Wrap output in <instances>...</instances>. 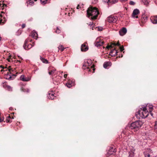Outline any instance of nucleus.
Here are the masks:
<instances>
[{"label": "nucleus", "mask_w": 157, "mask_h": 157, "mask_svg": "<svg viewBox=\"0 0 157 157\" xmlns=\"http://www.w3.org/2000/svg\"><path fill=\"white\" fill-rule=\"evenodd\" d=\"M123 133H122L121 135H122Z\"/></svg>", "instance_id": "obj_54"}, {"label": "nucleus", "mask_w": 157, "mask_h": 157, "mask_svg": "<svg viewBox=\"0 0 157 157\" xmlns=\"http://www.w3.org/2000/svg\"><path fill=\"white\" fill-rule=\"evenodd\" d=\"M123 133L124 134L125 133V131L123 132Z\"/></svg>", "instance_id": "obj_48"}, {"label": "nucleus", "mask_w": 157, "mask_h": 157, "mask_svg": "<svg viewBox=\"0 0 157 157\" xmlns=\"http://www.w3.org/2000/svg\"><path fill=\"white\" fill-rule=\"evenodd\" d=\"M150 113H149V114L151 115V116L152 117H153V113H152L151 112H149Z\"/></svg>", "instance_id": "obj_43"}, {"label": "nucleus", "mask_w": 157, "mask_h": 157, "mask_svg": "<svg viewBox=\"0 0 157 157\" xmlns=\"http://www.w3.org/2000/svg\"><path fill=\"white\" fill-rule=\"evenodd\" d=\"M2 86L6 89L9 91H12V87L8 85L6 83H3Z\"/></svg>", "instance_id": "obj_15"}, {"label": "nucleus", "mask_w": 157, "mask_h": 157, "mask_svg": "<svg viewBox=\"0 0 157 157\" xmlns=\"http://www.w3.org/2000/svg\"><path fill=\"white\" fill-rule=\"evenodd\" d=\"M127 31L126 29L125 28H123L119 31V33L120 35L122 36L126 33Z\"/></svg>", "instance_id": "obj_14"}, {"label": "nucleus", "mask_w": 157, "mask_h": 157, "mask_svg": "<svg viewBox=\"0 0 157 157\" xmlns=\"http://www.w3.org/2000/svg\"><path fill=\"white\" fill-rule=\"evenodd\" d=\"M128 0H120L121 2H124L127 1Z\"/></svg>", "instance_id": "obj_42"}, {"label": "nucleus", "mask_w": 157, "mask_h": 157, "mask_svg": "<svg viewBox=\"0 0 157 157\" xmlns=\"http://www.w3.org/2000/svg\"><path fill=\"white\" fill-rule=\"evenodd\" d=\"M0 68L1 69L0 70V71L1 72H2V71H4L3 69H5V68L2 66H1L0 67Z\"/></svg>", "instance_id": "obj_34"}, {"label": "nucleus", "mask_w": 157, "mask_h": 157, "mask_svg": "<svg viewBox=\"0 0 157 157\" xmlns=\"http://www.w3.org/2000/svg\"><path fill=\"white\" fill-rule=\"evenodd\" d=\"M111 63L110 62H105L103 64V67L106 68L108 66H110L111 65Z\"/></svg>", "instance_id": "obj_21"}, {"label": "nucleus", "mask_w": 157, "mask_h": 157, "mask_svg": "<svg viewBox=\"0 0 157 157\" xmlns=\"http://www.w3.org/2000/svg\"><path fill=\"white\" fill-rule=\"evenodd\" d=\"M56 71V69L52 70L50 71L48 73L50 75H52L55 73Z\"/></svg>", "instance_id": "obj_29"}, {"label": "nucleus", "mask_w": 157, "mask_h": 157, "mask_svg": "<svg viewBox=\"0 0 157 157\" xmlns=\"http://www.w3.org/2000/svg\"><path fill=\"white\" fill-rule=\"evenodd\" d=\"M67 74H64V78H66V77H67Z\"/></svg>", "instance_id": "obj_46"}, {"label": "nucleus", "mask_w": 157, "mask_h": 157, "mask_svg": "<svg viewBox=\"0 0 157 157\" xmlns=\"http://www.w3.org/2000/svg\"><path fill=\"white\" fill-rule=\"evenodd\" d=\"M104 2H107L108 3H109L110 0H104Z\"/></svg>", "instance_id": "obj_39"}, {"label": "nucleus", "mask_w": 157, "mask_h": 157, "mask_svg": "<svg viewBox=\"0 0 157 157\" xmlns=\"http://www.w3.org/2000/svg\"><path fill=\"white\" fill-rule=\"evenodd\" d=\"M116 45H117L119 46H120V44L119 43V42L116 44Z\"/></svg>", "instance_id": "obj_45"}, {"label": "nucleus", "mask_w": 157, "mask_h": 157, "mask_svg": "<svg viewBox=\"0 0 157 157\" xmlns=\"http://www.w3.org/2000/svg\"><path fill=\"white\" fill-rule=\"evenodd\" d=\"M88 49V47L87 46L86 43H84L82 44L81 47V50L82 51L85 52Z\"/></svg>", "instance_id": "obj_11"}, {"label": "nucleus", "mask_w": 157, "mask_h": 157, "mask_svg": "<svg viewBox=\"0 0 157 157\" xmlns=\"http://www.w3.org/2000/svg\"><path fill=\"white\" fill-rule=\"evenodd\" d=\"M135 149L133 147L130 148L129 150L128 151V157H134Z\"/></svg>", "instance_id": "obj_7"}, {"label": "nucleus", "mask_w": 157, "mask_h": 157, "mask_svg": "<svg viewBox=\"0 0 157 157\" xmlns=\"http://www.w3.org/2000/svg\"><path fill=\"white\" fill-rule=\"evenodd\" d=\"M118 53L117 51L115 48L113 49L110 52V55L112 56H115Z\"/></svg>", "instance_id": "obj_20"}, {"label": "nucleus", "mask_w": 157, "mask_h": 157, "mask_svg": "<svg viewBox=\"0 0 157 157\" xmlns=\"http://www.w3.org/2000/svg\"><path fill=\"white\" fill-rule=\"evenodd\" d=\"M20 79L21 80L25 82H27L30 80V78L29 77L26 78L24 75H21L20 77Z\"/></svg>", "instance_id": "obj_12"}, {"label": "nucleus", "mask_w": 157, "mask_h": 157, "mask_svg": "<svg viewBox=\"0 0 157 157\" xmlns=\"http://www.w3.org/2000/svg\"><path fill=\"white\" fill-rule=\"evenodd\" d=\"M98 30H100V31L101 30V29H99V28H98Z\"/></svg>", "instance_id": "obj_49"}, {"label": "nucleus", "mask_w": 157, "mask_h": 157, "mask_svg": "<svg viewBox=\"0 0 157 157\" xmlns=\"http://www.w3.org/2000/svg\"><path fill=\"white\" fill-rule=\"evenodd\" d=\"M140 11L137 9H134L133 12L132 14V17L133 18H138V17L137 15H138L140 13Z\"/></svg>", "instance_id": "obj_8"}, {"label": "nucleus", "mask_w": 157, "mask_h": 157, "mask_svg": "<svg viewBox=\"0 0 157 157\" xmlns=\"http://www.w3.org/2000/svg\"><path fill=\"white\" fill-rule=\"evenodd\" d=\"M48 0H40V2L42 4L44 5L47 3Z\"/></svg>", "instance_id": "obj_28"}, {"label": "nucleus", "mask_w": 157, "mask_h": 157, "mask_svg": "<svg viewBox=\"0 0 157 157\" xmlns=\"http://www.w3.org/2000/svg\"><path fill=\"white\" fill-rule=\"evenodd\" d=\"M23 91L25 92L26 91L27 92H29V90L28 89H26L24 90H23Z\"/></svg>", "instance_id": "obj_41"}, {"label": "nucleus", "mask_w": 157, "mask_h": 157, "mask_svg": "<svg viewBox=\"0 0 157 157\" xmlns=\"http://www.w3.org/2000/svg\"><path fill=\"white\" fill-rule=\"evenodd\" d=\"M31 0H29V2L30 3H31Z\"/></svg>", "instance_id": "obj_52"}, {"label": "nucleus", "mask_w": 157, "mask_h": 157, "mask_svg": "<svg viewBox=\"0 0 157 157\" xmlns=\"http://www.w3.org/2000/svg\"><path fill=\"white\" fill-rule=\"evenodd\" d=\"M4 5L6 6V5L3 4H1V2H0V7L1 8L2 7H3Z\"/></svg>", "instance_id": "obj_37"}, {"label": "nucleus", "mask_w": 157, "mask_h": 157, "mask_svg": "<svg viewBox=\"0 0 157 157\" xmlns=\"http://www.w3.org/2000/svg\"><path fill=\"white\" fill-rule=\"evenodd\" d=\"M143 124L141 121L138 120L132 123L129 128L132 129L134 130V131H136L139 129Z\"/></svg>", "instance_id": "obj_2"}, {"label": "nucleus", "mask_w": 157, "mask_h": 157, "mask_svg": "<svg viewBox=\"0 0 157 157\" xmlns=\"http://www.w3.org/2000/svg\"><path fill=\"white\" fill-rule=\"evenodd\" d=\"M123 133H122L121 135H122Z\"/></svg>", "instance_id": "obj_55"}, {"label": "nucleus", "mask_w": 157, "mask_h": 157, "mask_svg": "<svg viewBox=\"0 0 157 157\" xmlns=\"http://www.w3.org/2000/svg\"><path fill=\"white\" fill-rule=\"evenodd\" d=\"M61 32V30H60L58 27H57V29H56V33H58V34H59V33H60Z\"/></svg>", "instance_id": "obj_30"}, {"label": "nucleus", "mask_w": 157, "mask_h": 157, "mask_svg": "<svg viewBox=\"0 0 157 157\" xmlns=\"http://www.w3.org/2000/svg\"><path fill=\"white\" fill-rule=\"evenodd\" d=\"M147 17L144 14L142 15V17L141 19V21L143 23H145L147 21Z\"/></svg>", "instance_id": "obj_13"}, {"label": "nucleus", "mask_w": 157, "mask_h": 157, "mask_svg": "<svg viewBox=\"0 0 157 157\" xmlns=\"http://www.w3.org/2000/svg\"><path fill=\"white\" fill-rule=\"evenodd\" d=\"M94 65L92 64V62L90 59L88 60L85 62L83 65L82 68L84 69H87V71L90 72L91 71L90 68L93 69V71H94L95 69L94 68Z\"/></svg>", "instance_id": "obj_4"}, {"label": "nucleus", "mask_w": 157, "mask_h": 157, "mask_svg": "<svg viewBox=\"0 0 157 157\" xmlns=\"http://www.w3.org/2000/svg\"><path fill=\"white\" fill-rule=\"evenodd\" d=\"M120 51L121 52H122L124 50V47L123 46L120 47Z\"/></svg>", "instance_id": "obj_35"}, {"label": "nucleus", "mask_w": 157, "mask_h": 157, "mask_svg": "<svg viewBox=\"0 0 157 157\" xmlns=\"http://www.w3.org/2000/svg\"><path fill=\"white\" fill-rule=\"evenodd\" d=\"M147 106L142 107L138 112L140 117L143 118H145L149 115V113L147 110Z\"/></svg>", "instance_id": "obj_3"}, {"label": "nucleus", "mask_w": 157, "mask_h": 157, "mask_svg": "<svg viewBox=\"0 0 157 157\" xmlns=\"http://www.w3.org/2000/svg\"><path fill=\"white\" fill-rule=\"evenodd\" d=\"M122 56H123V55H121V57H120V56H119V57H122Z\"/></svg>", "instance_id": "obj_51"}, {"label": "nucleus", "mask_w": 157, "mask_h": 157, "mask_svg": "<svg viewBox=\"0 0 157 157\" xmlns=\"http://www.w3.org/2000/svg\"><path fill=\"white\" fill-rule=\"evenodd\" d=\"M58 48L59 50H60L61 52H63L65 48H64L63 45H61L58 47Z\"/></svg>", "instance_id": "obj_25"}, {"label": "nucleus", "mask_w": 157, "mask_h": 157, "mask_svg": "<svg viewBox=\"0 0 157 157\" xmlns=\"http://www.w3.org/2000/svg\"><path fill=\"white\" fill-rule=\"evenodd\" d=\"M103 43L104 42L103 41L101 40H100L99 41L96 40L94 44L97 47H98L102 46Z\"/></svg>", "instance_id": "obj_16"}, {"label": "nucleus", "mask_w": 157, "mask_h": 157, "mask_svg": "<svg viewBox=\"0 0 157 157\" xmlns=\"http://www.w3.org/2000/svg\"><path fill=\"white\" fill-rule=\"evenodd\" d=\"M116 151V150L113 147L110 148L108 152V154L109 155L113 154Z\"/></svg>", "instance_id": "obj_18"}, {"label": "nucleus", "mask_w": 157, "mask_h": 157, "mask_svg": "<svg viewBox=\"0 0 157 157\" xmlns=\"http://www.w3.org/2000/svg\"><path fill=\"white\" fill-rule=\"evenodd\" d=\"M151 22L154 24H157V16L151 17L150 18Z\"/></svg>", "instance_id": "obj_17"}, {"label": "nucleus", "mask_w": 157, "mask_h": 157, "mask_svg": "<svg viewBox=\"0 0 157 157\" xmlns=\"http://www.w3.org/2000/svg\"><path fill=\"white\" fill-rule=\"evenodd\" d=\"M28 41H29V40L28 39H26L25 41L24 44L23 45V47H24V48L25 50H27L28 49H29L32 47V46L31 45H30V48L29 47V46H27V44L28 42Z\"/></svg>", "instance_id": "obj_19"}, {"label": "nucleus", "mask_w": 157, "mask_h": 157, "mask_svg": "<svg viewBox=\"0 0 157 157\" xmlns=\"http://www.w3.org/2000/svg\"><path fill=\"white\" fill-rule=\"evenodd\" d=\"M55 93L53 91H49L48 93L47 97L48 98L50 99H53L55 97L54 96Z\"/></svg>", "instance_id": "obj_10"}, {"label": "nucleus", "mask_w": 157, "mask_h": 157, "mask_svg": "<svg viewBox=\"0 0 157 157\" xmlns=\"http://www.w3.org/2000/svg\"><path fill=\"white\" fill-rule=\"evenodd\" d=\"M155 129H157V120L155 122Z\"/></svg>", "instance_id": "obj_36"}, {"label": "nucleus", "mask_w": 157, "mask_h": 157, "mask_svg": "<svg viewBox=\"0 0 157 157\" xmlns=\"http://www.w3.org/2000/svg\"><path fill=\"white\" fill-rule=\"evenodd\" d=\"M151 153V150L149 148H148L146 149V150L144 152L145 157H150V155Z\"/></svg>", "instance_id": "obj_9"}, {"label": "nucleus", "mask_w": 157, "mask_h": 157, "mask_svg": "<svg viewBox=\"0 0 157 157\" xmlns=\"http://www.w3.org/2000/svg\"><path fill=\"white\" fill-rule=\"evenodd\" d=\"M36 2L37 1V0H34Z\"/></svg>", "instance_id": "obj_53"}, {"label": "nucleus", "mask_w": 157, "mask_h": 157, "mask_svg": "<svg viewBox=\"0 0 157 157\" xmlns=\"http://www.w3.org/2000/svg\"><path fill=\"white\" fill-rule=\"evenodd\" d=\"M93 22H90L89 23V25H93Z\"/></svg>", "instance_id": "obj_44"}, {"label": "nucleus", "mask_w": 157, "mask_h": 157, "mask_svg": "<svg viewBox=\"0 0 157 157\" xmlns=\"http://www.w3.org/2000/svg\"><path fill=\"white\" fill-rule=\"evenodd\" d=\"M135 2L132 1H130L129 2V4L132 5H134L135 4Z\"/></svg>", "instance_id": "obj_33"}, {"label": "nucleus", "mask_w": 157, "mask_h": 157, "mask_svg": "<svg viewBox=\"0 0 157 157\" xmlns=\"http://www.w3.org/2000/svg\"><path fill=\"white\" fill-rule=\"evenodd\" d=\"M11 71H12V69H10L9 70V72L10 73H11ZM18 74V73L17 72L16 74V75L13 74H11V75H10L9 74L8 72L7 74H6V75H5V78L6 79H8L9 80H10L12 79H13V78H12V76H16L17 75V74Z\"/></svg>", "instance_id": "obj_6"}, {"label": "nucleus", "mask_w": 157, "mask_h": 157, "mask_svg": "<svg viewBox=\"0 0 157 157\" xmlns=\"http://www.w3.org/2000/svg\"><path fill=\"white\" fill-rule=\"evenodd\" d=\"M40 59L43 63H48V61L47 59L42 58V57H40Z\"/></svg>", "instance_id": "obj_24"}, {"label": "nucleus", "mask_w": 157, "mask_h": 157, "mask_svg": "<svg viewBox=\"0 0 157 157\" xmlns=\"http://www.w3.org/2000/svg\"><path fill=\"white\" fill-rule=\"evenodd\" d=\"M66 86H67L68 88H70L71 86V83H70L69 82H67L66 84Z\"/></svg>", "instance_id": "obj_31"}, {"label": "nucleus", "mask_w": 157, "mask_h": 157, "mask_svg": "<svg viewBox=\"0 0 157 157\" xmlns=\"http://www.w3.org/2000/svg\"><path fill=\"white\" fill-rule=\"evenodd\" d=\"M99 14L98 10L95 7L90 6L87 10V17H90L91 16L90 19L92 20L96 19Z\"/></svg>", "instance_id": "obj_1"}, {"label": "nucleus", "mask_w": 157, "mask_h": 157, "mask_svg": "<svg viewBox=\"0 0 157 157\" xmlns=\"http://www.w3.org/2000/svg\"><path fill=\"white\" fill-rule=\"evenodd\" d=\"M79 5H78V6H77V9H78L79 8Z\"/></svg>", "instance_id": "obj_47"}, {"label": "nucleus", "mask_w": 157, "mask_h": 157, "mask_svg": "<svg viewBox=\"0 0 157 157\" xmlns=\"http://www.w3.org/2000/svg\"><path fill=\"white\" fill-rule=\"evenodd\" d=\"M98 30H100V31L101 30V29H99V28H98Z\"/></svg>", "instance_id": "obj_50"}, {"label": "nucleus", "mask_w": 157, "mask_h": 157, "mask_svg": "<svg viewBox=\"0 0 157 157\" xmlns=\"http://www.w3.org/2000/svg\"><path fill=\"white\" fill-rule=\"evenodd\" d=\"M25 27V24H23L22 25V29L24 28Z\"/></svg>", "instance_id": "obj_40"}, {"label": "nucleus", "mask_w": 157, "mask_h": 157, "mask_svg": "<svg viewBox=\"0 0 157 157\" xmlns=\"http://www.w3.org/2000/svg\"><path fill=\"white\" fill-rule=\"evenodd\" d=\"M4 118L3 117H0V122H1L3 121Z\"/></svg>", "instance_id": "obj_38"}, {"label": "nucleus", "mask_w": 157, "mask_h": 157, "mask_svg": "<svg viewBox=\"0 0 157 157\" xmlns=\"http://www.w3.org/2000/svg\"><path fill=\"white\" fill-rule=\"evenodd\" d=\"M37 35V34L36 33H33L32 34V36L33 37H34V36L36 37Z\"/></svg>", "instance_id": "obj_32"}, {"label": "nucleus", "mask_w": 157, "mask_h": 157, "mask_svg": "<svg viewBox=\"0 0 157 157\" xmlns=\"http://www.w3.org/2000/svg\"><path fill=\"white\" fill-rule=\"evenodd\" d=\"M147 109L149 108V112H152L153 109V107L152 105H147Z\"/></svg>", "instance_id": "obj_27"}, {"label": "nucleus", "mask_w": 157, "mask_h": 157, "mask_svg": "<svg viewBox=\"0 0 157 157\" xmlns=\"http://www.w3.org/2000/svg\"><path fill=\"white\" fill-rule=\"evenodd\" d=\"M118 2V0H110L109 3L111 4H115Z\"/></svg>", "instance_id": "obj_26"}, {"label": "nucleus", "mask_w": 157, "mask_h": 157, "mask_svg": "<svg viewBox=\"0 0 157 157\" xmlns=\"http://www.w3.org/2000/svg\"><path fill=\"white\" fill-rule=\"evenodd\" d=\"M117 20V17L111 15L107 18V21L109 23H115Z\"/></svg>", "instance_id": "obj_5"}, {"label": "nucleus", "mask_w": 157, "mask_h": 157, "mask_svg": "<svg viewBox=\"0 0 157 157\" xmlns=\"http://www.w3.org/2000/svg\"><path fill=\"white\" fill-rule=\"evenodd\" d=\"M114 45V46H116V43H112L111 44H110V45H108L106 47V48L108 49H109V48H113V46H112V45Z\"/></svg>", "instance_id": "obj_23"}, {"label": "nucleus", "mask_w": 157, "mask_h": 157, "mask_svg": "<svg viewBox=\"0 0 157 157\" xmlns=\"http://www.w3.org/2000/svg\"><path fill=\"white\" fill-rule=\"evenodd\" d=\"M11 117L9 116L8 117H7L6 118V122L7 123H10L11 122Z\"/></svg>", "instance_id": "obj_22"}]
</instances>
